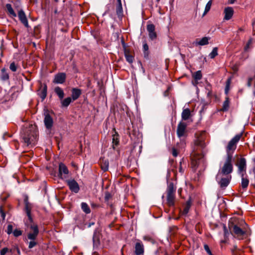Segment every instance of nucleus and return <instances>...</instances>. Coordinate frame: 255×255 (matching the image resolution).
Masks as SVG:
<instances>
[{"label": "nucleus", "instance_id": "obj_36", "mask_svg": "<svg viewBox=\"0 0 255 255\" xmlns=\"http://www.w3.org/2000/svg\"><path fill=\"white\" fill-rule=\"evenodd\" d=\"M125 56L126 60L128 62L131 63L133 62V57L132 56L128 54H126Z\"/></svg>", "mask_w": 255, "mask_h": 255}, {"label": "nucleus", "instance_id": "obj_7", "mask_svg": "<svg viewBox=\"0 0 255 255\" xmlns=\"http://www.w3.org/2000/svg\"><path fill=\"white\" fill-rule=\"evenodd\" d=\"M231 178L232 176L231 175H221L219 179L217 178L216 179L221 188H225L229 185Z\"/></svg>", "mask_w": 255, "mask_h": 255}, {"label": "nucleus", "instance_id": "obj_6", "mask_svg": "<svg viewBox=\"0 0 255 255\" xmlns=\"http://www.w3.org/2000/svg\"><path fill=\"white\" fill-rule=\"evenodd\" d=\"M229 227L230 230H233L234 233L238 236H243L245 234V232L236 224L235 219L233 218L229 221Z\"/></svg>", "mask_w": 255, "mask_h": 255}, {"label": "nucleus", "instance_id": "obj_50", "mask_svg": "<svg viewBox=\"0 0 255 255\" xmlns=\"http://www.w3.org/2000/svg\"><path fill=\"white\" fill-rule=\"evenodd\" d=\"M113 143H114L115 145H117L118 144L119 141L115 137H113Z\"/></svg>", "mask_w": 255, "mask_h": 255}, {"label": "nucleus", "instance_id": "obj_31", "mask_svg": "<svg viewBox=\"0 0 255 255\" xmlns=\"http://www.w3.org/2000/svg\"><path fill=\"white\" fill-rule=\"evenodd\" d=\"M23 201L24 203V207L28 208L31 206V204L28 201V197L26 195L23 196Z\"/></svg>", "mask_w": 255, "mask_h": 255}, {"label": "nucleus", "instance_id": "obj_48", "mask_svg": "<svg viewBox=\"0 0 255 255\" xmlns=\"http://www.w3.org/2000/svg\"><path fill=\"white\" fill-rule=\"evenodd\" d=\"M143 48L144 51H147L148 49V45L146 43H144L143 45Z\"/></svg>", "mask_w": 255, "mask_h": 255}, {"label": "nucleus", "instance_id": "obj_38", "mask_svg": "<svg viewBox=\"0 0 255 255\" xmlns=\"http://www.w3.org/2000/svg\"><path fill=\"white\" fill-rule=\"evenodd\" d=\"M143 240L148 242H150L152 244H154L155 243V241L148 236H145L143 237Z\"/></svg>", "mask_w": 255, "mask_h": 255}, {"label": "nucleus", "instance_id": "obj_34", "mask_svg": "<svg viewBox=\"0 0 255 255\" xmlns=\"http://www.w3.org/2000/svg\"><path fill=\"white\" fill-rule=\"evenodd\" d=\"M189 208H183L182 210L181 208L179 210V212L181 215H186L189 212Z\"/></svg>", "mask_w": 255, "mask_h": 255}, {"label": "nucleus", "instance_id": "obj_13", "mask_svg": "<svg viewBox=\"0 0 255 255\" xmlns=\"http://www.w3.org/2000/svg\"><path fill=\"white\" fill-rule=\"evenodd\" d=\"M237 165L238 167L239 173L242 175V173H244V171H245L246 169V160L245 158H241Z\"/></svg>", "mask_w": 255, "mask_h": 255}, {"label": "nucleus", "instance_id": "obj_35", "mask_svg": "<svg viewBox=\"0 0 255 255\" xmlns=\"http://www.w3.org/2000/svg\"><path fill=\"white\" fill-rule=\"evenodd\" d=\"M150 39L152 40H154L156 38V33L155 31L148 33Z\"/></svg>", "mask_w": 255, "mask_h": 255}, {"label": "nucleus", "instance_id": "obj_10", "mask_svg": "<svg viewBox=\"0 0 255 255\" xmlns=\"http://www.w3.org/2000/svg\"><path fill=\"white\" fill-rule=\"evenodd\" d=\"M68 173L69 170L66 166L60 163L59 165V174L60 178L62 179L67 178Z\"/></svg>", "mask_w": 255, "mask_h": 255}, {"label": "nucleus", "instance_id": "obj_24", "mask_svg": "<svg viewBox=\"0 0 255 255\" xmlns=\"http://www.w3.org/2000/svg\"><path fill=\"white\" fill-rule=\"evenodd\" d=\"M39 95L42 100L46 98L47 95V86L46 85L43 86V88L39 92Z\"/></svg>", "mask_w": 255, "mask_h": 255}, {"label": "nucleus", "instance_id": "obj_42", "mask_svg": "<svg viewBox=\"0 0 255 255\" xmlns=\"http://www.w3.org/2000/svg\"><path fill=\"white\" fill-rule=\"evenodd\" d=\"M112 198V195L109 192H106L105 196V200L106 201H109Z\"/></svg>", "mask_w": 255, "mask_h": 255}, {"label": "nucleus", "instance_id": "obj_39", "mask_svg": "<svg viewBox=\"0 0 255 255\" xmlns=\"http://www.w3.org/2000/svg\"><path fill=\"white\" fill-rule=\"evenodd\" d=\"M204 248L209 255H213L209 248V247L207 245H204Z\"/></svg>", "mask_w": 255, "mask_h": 255}, {"label": "nucleus", "instance_id": "obj_61", "mask_svg": "<svg viewBox=\"0 0 255 255\" xmlns=\"http://www.w3.org/2000/svg\"><path fill=\"white\" fill-rule=\"evenodd\" d=\"M178 193H179V194H180V189H179L178 190Z\"/></svg>", "mask_w": 255, "mask_h": 255}, {"label": "nucleus", "instance_id": "obj_15", "mask_svg": "<svg viewBox=\"0 0 255 255\" xmlns=\"http://www.w3.org/2000/svg\"><path fill=\"white\" fill-rule=\"evenodd\" d=\"M66 79V74L60 73L55 76L53 82L57 84H63Z\"/></svg>", "mask_w": 255, "mask_h": 255}, {"label": "nucleus", "instance_id": "obj_1", "mask_svg": "<svg viewBox=\"0 0 255 255\" xmlns=\"http://www.w3.org/2000/svg\"><path fill=\"white\" fill-rule=\"evenodd\" d=\"M242 133L236 135L228 142L226 147V155L225 156L223 166L219 170L217 178L219 179L221 175H230L233 170V154L235 151L238 142L240 140Z\"/></svg>", "mask_w": 255, "mask_h": 255}, {"label": "nucleus", "instance_id": "obj_54", "mask_svg": "<svg viewBox=\"0 0 255 255\" xmlns=\"http://www.w3.org/2000/svg\"><path fill=\"white\" fill-rule=\"evenodd\" d=\"M252 25H253V29L254 30L255 29V20H254L252 21Z\"/></svg>", "mask_w": 255, "mask_h": 255}, {"label": "nucleus", "instance_id": "obj_21", "mask_svg": "<svg viewBox=\"0 0 255 255\" xmlns=\"http://www.w3.org/2000/svg\"><path fill=\"white\" fill-rule=\"evenodd\" d=\"M54 91L61 100L63 98L64 96V93L63 90L61 88L59 87H56L54 89Z\"/></svg>", "mask_w": 255, "mask_h": 255}, {"label": "nucleus", "instance_id": "obj_16", "mask_svg": "<svg viewBox=\"0 0 255 255\" xmlns=\"http://www.w3.org/2000/svg\"><path fill=\"white\" fill-rule=\"evenodd\" d=\"M234 12V11L232 7H226L224 10V13L225 14L224 19L226 20L230 19L233 15Z\"/></svg>", "mask_w": 255, "mask_h": 255}, {"label": "nucleus", "instance_id": "obj_17", "mask_svg": "<svg viewBox=\"0 0 255 255\" xmlns=\"http://www.w3.org/2000/svg\"><path fill=\"white\" fill-rule=\"evenodd\" d=\"M81 90L77 88H73L72 90V98L73 101L77 100L81 95Z\"/></svg>", "mask_w": 255, "mask_h": 255}, {"label": "nucleus", "instance_id": "obj_5", "mask_svg": "<svg viewBox=\"0 0 255 255\" xmlns=\"http://www.w3.org/2000/svg\"><path fill=\"white\" fill-rule=\"evenodd\" d=\"M176 187L172 182L168 183L166 191L167 204L169 206L174 205Z\"/></svg>", "mask_w": 255, "mask_h": 255}, {"label": "nucleus", "instance_id": "obj_28", "mask_svg": "<svg viewBox=\"0 0 255 255\" xmlns=\"http://www.w3.org/2000/svg\"><path fill=\"white\" fill-rule=\"evenodd\" d=\"M116 11L117 14L120 16H121L123 14V7L121 3H118L117 8H116Z\"/></svg>", "mask_w": 255, "mask_h": 255}, {"label": "nucleus", "instance_id": "obj_56", "mask_svg": "<svg viewBox=\"0 0 255 255\" xmlns=\"http://www.w3.org/2000/svg\"><path fill=\"white\" fill-rule=\"evenodd\" d=\"M225 92L226 94L228 92V85H227L226 89H225Z\"/></svg>", "mask_w": 255, "mask_h": 255}, {"label": "nucleus", "instance_id": "obj_14", "mask_svg": "<svg viewBox=\"0 0 255 255\" xmlns=\"http://www.w3.org/2000/svg\"><path fill=\"white\" fill-rule=\"evenodd\" d=\"M44 123L45 127L48 129H50L53 126V119L48 114L45 115Z\"/></svg>", "mask_w": 255, "mask_h": 255}, {"label": "nucleus", "instance_id": "obj_2", "mask_svg": "<svg viewBox=\"0 0 255 255\" xmlns=\"http://www.w3.org/2000/svg\"><path fill=\"white\" fill-rule=\"evenodd\" d=\"M195 144L197 151H194L191 160L192 165L196 168L204 161L203 150L206 146V143L202 139L199 138L195 140Z\"/></svg>", "mask_w": 255, "mask_h": 255}, {"label": "nucleus", "instance_id": "obj_3", "mask_svg": "<svg viewBox=\"0 0 255 255\" xmlns=\"http://www.w3.org/2000/svg\"><path fill=\"white\" fill-rule=\"evenodd\" d=\"M187 125L183 122H180L177 128V134L180 140L179 143H177L178 148H183L185 146V139L187 136Z\"/></svg>", "mask_w": 255, "mask_h": 255}, {"label": "nucleus", "instance_id": "obj_23", "mask_svg": "<svg viewBox=\"0 0 255 255\" xmlns=\"http://www.w3.org/2000/svg\"><path fill=\"white\" fill-rule=\"evenodd\" d=\"M101 168L103 170L106 171L109 168V161L107 160L102 159L101 161Z\"/></svg>", "mask_w": 255, "mask_h": 255}, {"label": "nucleus", "instance_id": "obj_43", "mask_svg": "<svg viewBox=\"0 0 255 255\" xmlns=\"http://www.w3.org/2000/svg\"><path fill=\"white\" fill-rule=\"evenodd\" d=\"M37 244V243L35 242L34 240L30 241L29 243L28 248L29 249H31L35 246Z\"/></svg>", "mask_w": 255, "mask_h": 255}, {"label": "nucleus", "instance_id": "obj_52", "mask_svg": "<svg viewBox=\"0 0 255 255\" xmlns=\"http://www.w3.org/2000/svg\"><path fill=\"white\" fill-rule=\"evenodd\" d=\"M251 40H249V41L248 42V43H247V44L246 46V47H245V50H247V49H248V47H249V45H250V44H251Z\"/></svg>", "mask_w": 255, "mask_h": 255}, {"label": "nucleus", "instance_id": "obj_45", "mask_svg": "<svg viewBox=\"0 0 255 255\" xmlns=\"http://www.w3.org/2000/svg\"><path fill=\"white\" fill-rule=\"evenodd\" d=\"M178 152L177 149L175 148H173L172 149V155L174 157H176L178 155Z\"/></svg>", "mask_w": 255, "mask_h": 255}, {"label": "nucleus", "instance_id": "obj_49", "mask_svg": "<svg viewBox=\"0 0 255 255\" xmlns=\"http://www.w3.org/2000/svg\"><path fill=\"white\" fill-rule=\"evenodd\" d=\"M83 209L84 212L86 214H89L91 212L90 208H83Z\"/></svg>", "mask_w": 255, "mask_h": 255}, {"label": "nucleus", "instance_id": "obj_57", "mask_svg": "<svg viewBox=\"0 0 255 255\" xmlns=\"http://www.w3.org/2000/svg\"><path fill=\"white\" fill-rule=\"evenodd\" d=\"M179 172L181 173H183V170L182 169L181 166H180L179 168Z\"/></svg>", "mask_w": 255, "mask_h": 255}, {"label": "nucleus", "instance_id": "obj_58", "mask_svg": "<svg viewBox=\"0 0 255 255\" xmlns=\"http://www.w3.org/2000/svg\"><path fill=\"white\" fill-rule=\"evenodd\" d=\"M235 0H229V2L230 3H233L235 2Z\"/></svg>", "mask_w": 255, "mask_h": 255}, {"label": "nucleus", "instance_id": "obj_9", "mask_svg": "<svg viewBox=\"0 0 255 255\" xmlns=\"http://www.w3.org/2000/svg\"><path fill=\"white\" fill-rule=\"evenodd\" d=\"M17 11L19 20L26 27H28V22L24 11L20 8H17Z\"/></svg>", "mask_w": 255, "mask_h": 255}, {"label": "nucleus", "instance_id": "obj_46", "mask_svg": "<svg viewBox=\"0 0 255 255\" xmlns=\"http://www.w3.org/2000/svg\"><path fill=\"white\" fill-rule=\"evenodd\" d=\"M0 213L1 215V217H2L3 220H4L5 217V214L4 212L2 210V208H0Z\"/></svg>", "mask_w": 255, "mask_h": 255}, {"label": "nucleus", "instance_id": "obj_37", "mask_svg": "<svg viewBox=\"0 0 255 255\" xmlns=\"http://www.w3.org/2000/svg\"><path fill=\"white\" fill-rule=\"evenodd\" d=\"M13 234L14 237H19V236H21L22 235V231L19 230H18V229H15L13 232Z\"/></svg>", "mask_w": 255, "mask_h": 255}, {"label": "nucleus", "instance_id": "obj_30", "mask_svg": "<svg viewBox=\"0 0 255 255\" xmlns=\"http://www.w3.org/2000/svg\"><path fill=\"white\" fill-rule=\"evenodd\" d=\"M193 77L196 81L200 80L202 78V74L200 71H198L194 73Z\"/></svg>", "mask_w": 255, "mask_h": 255}, {"label": "nucleus", "instance_id": "obj_32", "mask_svg": "<svg viewBox=\"0 0 255 255\" xmlns=\"http://www.w3.org/2000/svg\"><path fill=\"white\" fill-rule=\"evenodd\" d=\"M212 5V1L209 0L206 5L203 15H205L210 9Z\"/></svg>", "mask_w": 255, "mask_h": 255}, {"label": "nucleus", "instance_id": "obj_18", "mask_svg": "<svg viewBox=\"0 0 255 255\" xmlns=\"http://www.w3.org/2000/svg\"><path fill=\"white\" fill-rule=\"evenodd\" d=\"M6 8L7 11V13L10 17H15L16 16V14L14 12L13 9L11 5L9 3H7L6 4Z\"/></svg>", "mask_w": 255, "mask_h": 255}, {"label": "nucleus", "instance_id": "obj_40", "mask_svg": "<svg viewBox=\"0 0 255 255\" xmlns=\"http://www.w3.org/2000/svg\"><path fill=\"white\" fill-rule=\"evenodd\" d=\"M12 229H13L12 226L11 225H8L7 226V230L6 231L7 234L9 235V234H11L12 233H13Z\"/></svg>", "mask_w": 255, "mask_h": 255}, {"label": "nucleus", "instance_id": "obj_4", "mask_svg": "<svg viewBox=\"0 0 255 255\" xmlns=\"http://www.w3.org/2000/svg\"><path fill=\"white\" fill-rule=\"evenodd\" d=\"M30 209L31 208H25V212L26 214V215L27 216L29 221L30 222L29 224H28L27 222H26L25 225L27 226H29L30 228L33 231V233H30L28 234V239L31 240H34L38 234L39 230L37 226L32 223L33 220L31 215Z\"/></svg>", "mask_w": 255, "mask_h": 255}, {"label": "nucleus", "instance_id": "obj_19", "mask_svg": "<svg viewBox=\"0 0 255 255\" xmlns=\"http://www.w3.org/2000/svg\"><path fill=\"white\" fill-rule=\"evenodd\" d=\"M191 116V112L189 109H184L182 111L181 117L183 120L186 121L189 119Z\"/></svg>", "mask_w": 255, "mask_h": 255}, {"label": "nucleus", "instance_id": "obj_44", "mask_svg": "<svg viewBox=\"0 0 255 255\" xmlns=\"http://www.w3.org/2000/svg\"><path fill=\"white\" fill-rule=\"evenodd\" d=\"M8 249L7 248H3L0 251V255H5V254L8 252Z\"/></svg>", "mask_w": 255, "mask_h": 255}, {"label": "nucleus", "instance_id": "obj_62", "mask_svg": "<svg viewBox=\"0 0 255 255\" xmlns=\"http://www.w3.org/2000/svg\"><path fill=\"white\" fill-rule=\"evenodd\" d=\"M253 93H254V95L255 96V90L254 91Z\"/></svg>", "mask_w": 255, "mask_h": 255}, {"label": "nucleus", "instance_id": "obj_22", "mask_svg": "<svg viewBox=\"0 0 255 255\" xmlns=\"http://www.w3.org/2000/svg\"><path fill=\"white\" fill-rule=\"evenodd\" d=\"M0 79L2 81H6L9 79L8 74L4 68L1 70Z\"/></svg>", "mask_w": 255, "mask_h": 255}, {"label": "nucleus", "instance_id": "obj_53", "mask_svg": "<svg viewBox=\"0 0 255 255\" xmlns=\"http://www.w3.org/2000/svg\"><path fill=\"white\" fill-rule=\"evenodd\" d=\"M223 228L224 230L225 235H226V234L228 233V231H227V228L225 225H224Z\"/></svg>", "mask_w": 255, "mask_h": 255}, {"label": "nucleus", "instance_id": "obj_55", "mask_svg": "<svg viewBox=\"0 0 255 255\" xmlns=\"http://www.w3.org/2000/svg\"><path fill=\"white\" fill-rule=\"evenodd\" d=\"M187 205L188 207L191 206L190 200H189L187 201Z\"/></svg>", "mask_w": 255, "mask_h": 255}, {"label": "nucleus", "instance_id": "obj_27", "mask_svg": "<svg viewBox=\"0 0 255 255\" xmlns=\"http://www.w3.org/2000/svg\"><path fill=\"white\" fill-rule=\"evenodd\" d=\"M209 39L207 37L202 38L199 41L197 42L196 44L199 45H205L208 44Z\"/></svg>", "mask_w": 255, "mask_h": 255}, {"label": "nucleus", "instance_id": "obj_25", "mask_svg": "<svg viewBox=\"0 0 255 255\" xmlns=\"http://www.w3.org/2000/svg\"><path fill=\"white\" fill-rule=\"evenodd\" d=\"M229 98L227 97L226 98L225 101L223 103V107L221 109V111H227L228 110L229 108Z\"/></svg>", "mask_w": 255, "mask_h": 255}, {"label": "nucleus", "instance_id": "obj_12", "mask_svg": "<svg viewBox=\"0 0 255 255\" xmlns=\"http://www.w3.org/2000/svg\"><path fill=\"white\" fill-rule=\"evenodd\" d=\"M144 253V246L141 242L138 241L135 244L134 254L135 255H143Z\"/></svg>", "mask_w": 255, "mask_h": 255}, {"label": "nucleus", "instance_id": "obj_8", "mask_svg": "<svg viewBox=\"0 0 255 255\" xmlns=\"http://www.w3.org/2000/svg\"><path fill=\"white\" fill-rule=\"evenodd\" d=\"M37 137V131L36 130H33L30 133H28L27 134H24L23 137V139L25 143L27 144V145L34 144Z\"/></svg>", "mask_w": 255, "mask_h": 255}, {"label": "nucleus", "instance_id": "obj_41", "mask_svg": "<svg viewBox=\"0 0 255 255\" xmlns=\"http://www.w3.org/2000/svg\"><path fill=\"white\" fill-rule=\"evenodd\" d=\"M9 68L13 72H15L17 70V67L14 62H12L10 64Z\"/></svg>", "mask_w": 255, "mask_h": 255}, {"label": "nucleus", "instance_id": "obj_63", "mask_svg": "<svg viewBox=\"0 0 255 255\" xmlns=\"http://www.w3.org/2000/svg\"><path fill=\"white\" fill-rule=\"evenodd\" d=\"M157 1H159L160 0H156Z\"/></svg>", "mask_w": 255, "mask_h": 255}, {"label": "nucleus", "instance_id": "obj_60", "mask_svg": "<svg viewBox=\"0 0 255 255\" xmlns=\"http://www.w3.org/2000/svg\"><path fill=\"white\" fill-rule=\"evenodd\" d=\"M118 3H121V0H117Z\"/></svg>", "mask_w": 255, "mask_h": 255}, {"label": "nucleus", "instance_id": "obj_33", "mask_svg": "<svg viewBox=\"0 0 255 255\" xmlns=\"http://www.w3.org/2000/svg\"><path fill=\"white\" fill-rule=\"evenodd\" d=\"M147 30L148 33L155 31V26L153 24H147Z\"/></svg>", "mask_w": 255, "mask_h": 255}, {"label": "nucleus", "instance_id": "obj_29", "mask_svg": "<svg viewBox=\"0 0 255 255\" xmlns=\"http://www.w3.org/2000/svg\"><path fill=\"white\" fill-rule=\"evenodd\" d=\"M218 55V48L215 47L213 49L212 52L209 54V56L211 58L213 59Z\"/></svg>", "mask_w": 255, "mask_h": 255}, {"label": "nucleus", "instance_id": "obj_59", "mask_svg": "<svg viewBox=\"0 0 255 255\" xmlns=\"http://www.w3.org/2000/svg\"><path fill=\"white\" fill-rule=\"evenodd\" d=\"M223 205H222V207H224V206L225 205V202H224V201H223Z\"/></svg>", "mask_w": 255, "mask_h": 255}, {"label": "nucleus", "instance_id": "obj_11", "mask_svg": "<svg viewBox=\"0 0 255 255\" xmlns=\"http://www.w3.org/2000/svg\"><path fill=\"white\" fill-rule=\"evenodd\" d=\"M66 182L69 186L70 190L71 191L75 193H77L79 192L80 190L79 186L78 183L75 180H66Z\"/></svg>", "mask_w": 255, "mask_h": 255}, {"label": "nucleus", "instance_id": "obj_20", "mask_svg": "<svg viewBox=\"0 0 255 255\" xmlns=\"http://www.w3.org/2000/svg\"><path fill=\"white\" fill-rule=\"evenodd\" d=\"M244 173H242L241 176H242V183H241V186L243 189H246L249 184V180L244 177Z\"/></svg>", "mask_w": 255, "mask_h": 255}, {"label": "nucleus", "instance_id": "obj_51", "mask_svg": "<svg viewBox=\"0 0 255 255\" xmlns=\"http://www.w3.org/2000/svg\"><path fill=\"white\" fill-rule=\"evenodd\" d=\"M81 207H88V205L87 203L82 202L81 203Z\"/></svg>", "mask_w": 255, "mask_h": 255}, {"label": "nucleus", "instance_id": "obj_26", "mask_svg": "<svg viewBox=\"0 0 255 255\" xmlns=\"http://www.w3.org/2000/svg\"><path fill=\"white\" fill-rule=\"evenodd\" d=\"M72 101V99L70 97H68L61 101L62 107H68Z\"/></svg>", "mask_w": 255, "mask_h": 255}, {"label": "nucleus", "instance_id": "obj_47", "mask_svg": "<svg viewBox=\"0 0 255 255\" xmlns=\"http://www.w3.org/2000/svg\"><path fill=\"white\" fill-rule=\"evenodd\" d=\"M253 78H249V79H248V84H248V86L249 87L251 86L252 84V81H253Z\"/></svg>", "mask_w": 255, "mask_h": 255}]
</instances>
